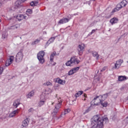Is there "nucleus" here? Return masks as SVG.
<instances>
[{"label": "nucleus", "instance_id": "nucleus-2", "mask_svg": "<svg viewBox=\"0 0 128 128\" xmlns=\"http://www.w3.org/2000/svg\"><path fill=\"white\" fill-rule=\"evenodd\" d=\"M62 100L61 98H59L57 100L55 101L54 102H52V106H54V104H55V108L54 110V113L55 114H56L58 112V110H60V107L62 106Z\"/></svg>", "mask_w": 128, "mask_h": 128}, {"label": "nucleus", "instance_id": "nucleus-42", "mask_svg": "<svg viewBox=\"0 0 128 128\" xmlns=\"http://www.w3.org/2000/svg\"><path fill=\"white\" fill-rule=\"evenodd\" d=\"M66 114H68V111H66Z\"/></svg>", "mask_w": 128, "mask_h": 128}, {"label": "nucleus", "instance_id": "nucleus-14", "mask_svg": "<svg viewBox=\"0 0 128 128\" xmlns=\"http://www.w3.org/2000/svg\"><path fill=\"white\" fill-rule=\"evenodd\" d=\"M16 18L18 20H28V16H24L22 14H18L16 16Z\"/></svg>", "mask_w": 128, "mask_h": 128}, {"label": "nucleus", "instance_id": "nucleus-5", "mask_svg": "<svg viewBox=\"0 0 128 128\" xmlns=\"http://www.w3.org/2000/svg\"><path fill=\"white\" fill-rule=\"evenodd\" d=\"M24 58V54L22 52H18L16 57V62H20Z\"/></svg>", "mask_w": 128, "mask_h": 128}, {"label": "nucleus", "instance_id": "nucleus-8", "mask_svg": "<svg viewBox=\"0 0 128 128\" xmlns=\"http://www.w3.org/2000/svg\"><path fill=\"white\" fill-rule=\"evenodd\" d=\"M46 100L44 96L41 95L40 98V101L38 102V106H42L44 104Z\"/></svg>", "mask_w": 128, "mask_h": 128}, {"label": "nucleus", "instance_id": "nucleus-18", "mask_svg": "<svg viewBox=\"0 0 128 128\" xmlns=\"http://www.w3.org/2000/svg\"><path fill=\"white\" fill-rule=\"evenodd\" d=\"M126 80V76H120L118 77V82H124V80Z\"/></svg>", "mask_w": 128, "mask_h": 128}, {"label": "nucleus", "instance_id": "nucleus-24", "mask_svg": "<svg viewBox=\"0 0 128 128\" xmlns=\"http://www.w3.org/2000/svg\"><path fill=\"white\" fill-rule=\"evenodd\" d=\"M84 94V92L82 91H79L78 92L76 93L75 94V98H78V96H82V94Z\"/></svg>", "mask_w": 128, "mask_h": 128}, {"label": "nucleus", "instance_id": "nucleus-27", "mask_svg": "<svg viewBox=\"0 0 128 128\" xmlns=\"http://www.w3.org/2000/svg\"><path fill=\"white\" fill-rule=\"evenodd\" d=\"M8 34H6V32H3L2 34V38H6Z\"/></svg>", "mask_w": 128, "mask_h": 128}, {"label": "nucleus", "instance_id": "nucleus-33", "mask_svg": "<svg viewBox=\"0 0 128 128\" xmlns=\"http://www.w3.org/2000/svg\"><path fill=\"white\" fill-rule=\"evenodd\" d=\"M26 12H28V14H32V10L31 9H28L26 10Z\"/></svg>", "mask_w": 128, "mask_h": 128}, {"label": "nucleus", "instance_id": "nucleus-17", "mask_svg": "<svg viewBox=\"0 0 128 128\" xmlns=\"http://www.w3.org/2000/svg\"><path fill=\"white\" fill-rule=\"evenodd\" d=\"M18 112H20L19 110H14L9 115L10 118H13V116L18 114Z\"/></svg>", "mask_w": 128, "mask_h": 128}, {"label": "nucleus", "instance_id": "nucleus-11", "mask_svg": "<svg viewBox=\"0 0 128 128\" xmlns=\"http://www.w3.org/2000/svg\"><path fill=\"white\" fill-rule=\"evenodd\" d=\"M28 124H30V118H27L23 121L22 128H27Z\"/></svg>", "mask_w": 128, "mask_h": 128}, {"label": "nucleus", "instance_id": "nucleus-25", "mask_svg": "<svg viewBox=\"0 0 128 128\" xmlns=\"http://www.w3.org/2000/svg\"><path fill=\"white\" fill-rule=\"evenodd\" d=\"M100 104H102L103 107L106 108V106H108V103L106 102H102Z\"/></svg>", "mask_w": 128, "mask_h": 128}, {"label": "nucleus", "instance_id": "nucleus-39", "mask_svg": "<svg viewBox=\"0 0 128 128\" xmlns=\"http://www.w3.org/2000/svg\"><path fill=\"white\" fill-rule=\"evenodd\" d=\"M34 110V108H31L28 110L29 112H32Z\"/></svg>", "mask_w": 128, "mask_h": 128}, {"label": "nucleus", "instance_id": "nucleus-36", "mask_svg": "<svg viewBox=\"0 0 128 128\" xmlns=\"http://www.w3.org/2000/svg\"><path fill=\"white\" fill-rule=\"evenodd\" d=\"M96 30H98V29L92 30L91 32V34H94V32H96Z\"/></svg>", "mask_w": 128, "mask_h": 128}, {"label": "nucleus", "instance_id": "nucleus-15", "mask_svg": "<svg viewBox=\"0 0 128 128\" xmlns=\"http://www.w3.org/2000/svg\"><path fill=\"white\" fill-rule=\"evenodd\" d=\"M110 22L111 24H118V19L117 18H113L110 19Z\"/></svg>", "mask_w": 128, "mask_h": 128}, {"label": "nucleus", "instance_id": "nucleus-31", "mask_svg": "<svg viewBox=\"0 0 128 128\" xmlns=\"http://www.w3.org/2000/svg\"><path fill=\"white\" fill-rule=\"evenodd\" d=\"M44 86H52V84L50 82H47L46 83L44 84Z\"/></svg>", "mask_w": 128, "mask_h": 128}, {"label": "nucleus", "instance_id": "nucleus-34", "mask_svg": "<svg viewBox=\"0 0 128 128\" xmlns=\"http://www.w3.org/2000/svg\"><path fill=\"white\" fill-rule=\"evenodd\" d=\"M74 74V73L73 70H72H72L68 72V74L69 76H72V74Z\"/></svg>", "mask_w": 128, "mask_h": 128}, {"label": "nucleus", "instance_id": "nucleus-1", "mask_svg": "<svg viewBox=\"0 0 128 128\" xmlns=\"http://www.w3.org/2000/svg\"><path fill=\"white\" fill-rule=\"evenodd\" d=\"M108 93L103 95L96 96L91 102L92 106H100L102 104V102H104L108 98Z\"/></svg>", "mask_w": 128, "mask_h": 128}, {"label": "nucleus", "instance_id": "nucleus-46", "mask_svg": "<svg viewBox=\"0 0 128 128\" xmlns=\"http://www.w3.org/2000/svg\"><path fill=\"white\" fill-rule=\"evenodd\" d=\"M24 0V2H26V0Z\"/></svg>", "mask_w": 128, "mask_h": 128}, {"label": "nucleus", "instance_id": "nucleus-21", "mask_svg": "<svg viewBox=\"0 0 128 128\" xmlns=\"http://www.w3.org/2000/svg\"><path fill=\"white\" fill-rule=\"evenodd\" d=\"M121 6L122 8H124L126 4H128V2L126 0H122L121 2H120Z\"/></svg>", "mask_w": 128, "mask_h": 128}, {"label": "nucleus", "instance_id": "nucleus-12", "mask_svg": "<svg viewBox=\"0 0 128 128\" xmlns=\"http://www.w3.org/2000/svg\"><path fill=\"white\" fill-rule=\"evenodd\" d=\"M54 82H57V84H66V81L65 80H62L60 78H55L54 79Z\"/></svg>", "mask_w": 128, "mask_h": 128}, {"label": "nucleus", "instance_id": "nucleus-37", "mask_svg": "<svg viewBox=\"0 0 128 128\" xmlns=\"http://www.w3.org/2000/svg\"><path fill=\"white\" fill-rule=\"evenodd\" d=\"M38 118H39V120H44V118L42 117L38 116Z\"/></svg>", "mask_w": 128, "mask_h": 128}, {"label": "nucleus", "instance_id": "nucleus-16", "mask_svg": "<svg viewBox=\"0 0 128 128\" xmlns=\"http://www.w3.org/2000/svg\"><path fill=\"white\" fill-rule=\"evenodd\" d=\"M70 22V19L67 18H63L58 22V24H66V22Z\"/></svg>", "mask_w": 128, "mask_h": 128}, {"label": "nucleus", "instance_id": "nucleus-43", "mask_svg": "<svg viewBox=\"0 0 128 128\" xmlns=\"http://www.w3.org/2000/svg\"><path fill=\"white\" fill-rule=\"evenodd\" d=\"M2 22V20L0 19V22Z\"/></svg>", "mask_w": 128, "mask_h": 128}, {"label": "nucleus", "instance_id": "nucleus-28", "mask_svg": "<svg viewBox=\"0 0 128 128\" xmlns=\"http://www.w3.org/2000/svg\"><path fill=\"white\" fill-rule=\"evenodd\" d=\"M54 38L52 37L49 40L48 42V44H52V42H54Z\"/></svg>", "mask_w": 128, "mask_h": 128}, {"label": "nucleus", "instance_id": "nucleus-19", "mask_svg": "<svg viewBox=\"0 0 128 128\" xmlns=\"http://www.w3.org/2000/svg\"><path fill=\"white\" fill-rule=\"evenodd\" d=\"M34 92H36L34 90H32V91H31L30 92L28 93V94L27 96V98H30L34 96Z\"/></svg>", "mask_w": 128, "mask_h": 128}, {"label": "nucleus", "instance_id": "nucleus-32", "mask_svg": "<svg viewBox=\"0 0 128 128\" xmlns=\"http://www.w3.org/2000/svg\"><path fill=\"white\" fill-rule=\"evenodd\" d=\"M66 112H70V108L66 109V110H64V112H63V114H64V115L66 114Z\"/></svg>", "mask_w": 128, "mask_h": 128}, {"label": "nucleus", "instance_id": "nucleus-38", "mask_svg": "<svg viewBox=\"0 0 128 128\" xmlns=\"http://www.w3.org/2000/svg\"><path fill=\"white\" fill-rule=\"evenodd\" d=\"M106 68L104 67L103 68L102 70H101V72H104V70H106Z\"/></svg>", "mask_w": 128, "mask_h": 128}, {"label": "nucleus", "instance_id": "nucleus-6", "mask_svg": "<svg viewBox=\"0 0 128 128\" xmlns=\"http://www.w3.org/2000/svg\"><path fill=\"white\" fill-rule=\"evenodd\" d=\"M22 2H24V0H18L14 4L15 8H20L22 6Z\"/></svg>", "mask_w": 128, "mask_h": 128}, {"label": "nucleus", "instance_id": "nucleus-29", "mask_svg": "<svg viewBox=\"0 0 128 128\" xmlns=\"http://www.w3.org/2000/svg\"><path fill=\"white\" fill-rule=\"evenodd\" d=\"M78 70H80V67H76V68H73L72 69V70H73L74 74L76 72H78Z\"/></svg>", "mask_w": 128, "mask_h": 128}, {"label": "nucleus", "instance_id": "nucleus-41", "mask_svg": "<svg viewBox=\"0 0 128 128\" xmlns=\"http://www.w3.org/2000/svg\"><path fill=\"white\" fill-rule=\"evenodd\" d=\"M86 112H88V110H86Z\"/></svg>", "mask_w": 128, "mask_h": 128}, {"label": "nucleus", "instance_id": "nucleus-47", "mask_svg": "<svg viewBox=\"0 0 128 128\" xmlns=\"http://www.w3.org/2000/svg\"><path fill=\"white\" fill-rule=\"evenodd\" d=\"M56 64V63L54 64V65Z\"/></svg>", "mask_w": 128, "mask_h": 128}, {"label": "nucleus", "instance_id": "nucleus-44", "mask_svg": "<svg viewBox=\"0 0 128 128\" xmlns=\"http://www.w3.org/2000/svg\"><path fill=\"white\" fill-rule=\"evenodd\" d=\"M14 28H16V26H14Z\"/></svg>", "mask_w": 128, "mask_h": 128}, {"label": "nucleus", "instance_id": "nucleus-40", "mask_svg": "<svg viewBox=\"0 0 128 128\" xmlns=\"http://www.w3.org/2000/svg\"><path fill=\"white\" fill-rule=\"evenodd\" d=\"M83 96H84V98H86V94H83Z\"/></svg>", "mask_w": 128, "mask_h": 128}, {"label": "nucleus", "instance_id": "nucleus-22", "mask_svg": "<svg viewBox=\"0 0 128 128\" xmlns=\"http://www.w3.org/2000/svg\"><path fill=\"white\" fill-rule=\"evenodd\" d=\"M20 100H16L14 102V106H16V108H18V106H20Z\"/></svg>", "mask_w": 128, "mask_h": 128}, {"label": "nucleus", "instance_id": "nucleus-4", "mask_svg": "<svg viewBox=\"0 0 128 128\" xmlns=\"http://www.w3.org/2000/svg\"><path fill=\"white\" fill-rule=\"evenodd\" d=\"M44 52L40 51L38 54L37 58L42 64H44Z\"/></svg>", "mask_w": 128, "mask_h": 128}, {"label": "nucleus", "instance_id": "nucleus-23", "mask_svg": "<svg viewBox=\"0 0 128 128\" xmlns=\"http://www.w3.org/2000/svg\"><path fill=\"white\" fill-rule=\"evenodd\" d=\"M92 56L94 58H96V60H98V58H100V56L98 55V54L96 52H93Z\"/></svg>", "mask_w": 128, "mask_h": 128}, {"label": "nucleus", "instance_id": "nucleus-20", "mask_svg": "<svg viewBox=\"0 0 128 128\" xmlns=\"http://www.w3.org/2000/svg\"><path fill=\"white\" fill-rule=\"evenodd\" d=\"M56 56V52H54L50 56V62H54V58Z\"/></svg>", "mask_w": 128, "mask_h": 128}, {"label": "nucleus", "instance_id": "nucleus-3", "mask_svg": "<svg viewBox=\"0 0 128 128\" xmlns=\"http://www.w3.org/2000/svg\"><path fill=\"white\" fill-rule=\"evenodd\" d=\"M80 62V60H78L76 56H72L70 58V60H68L66 64V66H72L73 64H78Z\"/></svg>", "mask_w": 128, "mask_h": 128}, {"label": "nucleus", "instance_id": "nucleus-45", "mask_svg": "<svg viewBox=\"0 0 128 128\" xmlns=\"http://www.w3.org/2000/svg\"><path fill=\"white\" fill-rule=\"evenodd\" d=\"M127 100H128V96H127Z\"/></svg>", "mask_w": 128, "mask_h": 128}, {"label": "nucleus", "instance_id": "nucleus-35", "mask_svg": "<svg viewBox=\"0 0 128 128\" xmlns=\"http://www.w3.org/2000/svg\"><path fill=\"white\" fill-rule=\"evenodd\" d=\"M2 72H4V68H0V74H2Z\"/></svg>", "mask_w": 128, "mask_h": 128}, {"label": "nucleus", "instance_id": "nucleus-9", "mask_svg": "<svg viewBox=\"0 0 128 128\" xmlns=\"http://www.w3.org/2000/svg\"><path fill=\"white\" fill-rule=\"evenodd\" d=\"M124 62V60H119L116 61V63L114 64V69L115 70H118L120 68V66H122V64Z\"/></svg>", "mask_w": 128, "mask_h": 128}, {"label": "nucleus", "instance_id": "nucleus-13", "mask_svg": "<svg viewBox=\"0 0 128 128\" xmlns=\"http://www.w3.org/2000/svg\"><path fill=\"white\" fill-rule=\"evenodd\" d=\"M121 8H122V6L120 3L118 4L116 6V8L112 10V13L114 14V12H118V10H120Z\"/></svg>", "mask_w": 128, "mask_h": 128}, {"label": "nucleus", "instance_id": "nucleus-7", "mask_svg": "<svg viewBox=\"0 0 128 128\" xmlns=\"http://www.w3.org/2000/svg\"><path fill=\"white\" fill-rule=\"evenodd\" d=\"M14 56H10V58H8L6 62V66H10L12 64V62H14Z\"/></svg>", "mask_w": 128, "mask_h": 128}, {"label": "nucleus", "instance_id": "nucleus-26", "mask_svg": "<svg viewBox=\"0 0 128 128\" xmlns=\"http://www.w3.org/2000/svg\"><path fill=\"white\" fill-rule=\"evenodd\" d=\"M38 4V2H32L31 3H30V6H36V4Z\"/></svg>", "mask_w": 128, "mask_h": 128}, {"label": "nucleus", "instance_id": "nucleus-10", "mask_svg": "<svg viewBox=\"0 0 128 128\" xmlns=\"http://www.w3.org/2000/svg\"><path fill=\"white\" fill-rule=\"evenodd\" d=\"M84 44H81L78 45V52L79 56H82V52H84Z\"/></svg>", "mask_w": 128, "mask_h": 128}, {"label": "nucleus", "instance_id": "nucleus-30", "mask_svg": "<svg viewBox=\"0 0 128 128\" xmlns=\"http://www.w3.org/2000/svg\"><path fill=\"white\" fill-rule=\"evenodd\" d=\"M40 42V39H36L34 42H32V44H36Z\"/></svg>", "mask_w": 128, "mask_h": 128}]
</instances>
